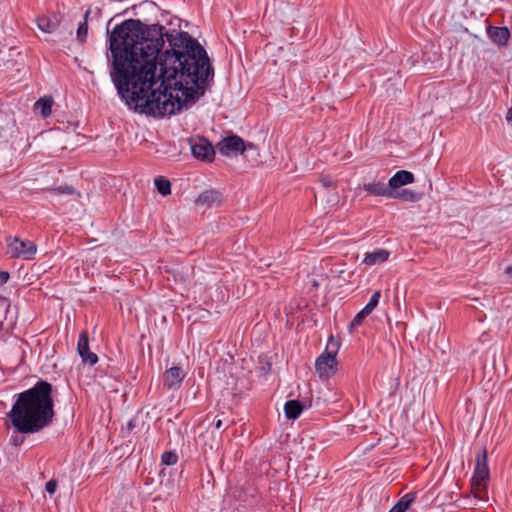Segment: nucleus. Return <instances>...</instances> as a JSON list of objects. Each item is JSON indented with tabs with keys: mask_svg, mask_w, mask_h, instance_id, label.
I'll return each instance as SVG.
<instances>
[{
	"mask_svg": "<svg viewBox=\"0 0 512 512\" xmlns=\"http://www.w3.org/2000/svg\"><path fill=\"white\" fill-rule=\"evenodd\" d=\"M107 22L106 59L121 100L147 116L175 114L204 96L214 69L204 47L188 32L126 19Z\"/></svg>",
	"mask_w": 512,
	"mask_h": 512,
	"instance_id": "obj_1",
	"label": "nucleus"
},
{
	"mask_svg": "<svg viewBox=\"0 0 512 512\" xmlns=\"http://www.w3.org/2000/svg\"><path fill=\"white\" fill-rule=\"evenodd\" d=\"M7 416L14 430L20 434H36L49 427L54 420L53 386L38 380L29 389L14 395Z\"/></svg>",
	"mask_w": 512,
	"mask_h": 512,
	"instance_id": "obj_2",
	"label": "nucleus"
},
{
	"mask_svg": "<svg viewBox=\"0 0 512 512\" xmlns=\"http://www.w3.org/2000/svg\"><path fill=\"white\" fill-rule=\"evenodd\" d=\"M339 344L330 337L325 351L316 359L315 368L321 379H329L337 368Z\"/></svg>",
	"mask_w": 512,
	"mask_h": 512,
	"instance_id": "obj_3",
	"label": "nucleus"
},
{
	"mask_svg": "<svg viewBox=\"0 0 512 512\" xmlns=\"http://www.w3.org/2000/svg\"><path fill=\"white\" fill-rule=\"evenodd\" d=\"M490 479V470L487 462V452L483 450L477 454L476 464L471 479V486L474 489L488 494V481Z\"/></svg>",
	"mask_w": 512,
	"mask_h": 512,
	"instance_id": "obj_4",
	"label": "nucleus"
},
{
	"mask_svg": "<svg viewBox=\"0 0 512 512\" xmlns=\"http://www.w3.org/2000/svg\"><path fill=\"white\" fill-rule=\"evenodd\" d=\"M252 147V143H245L244 140L238 135L225 137L217 144L219 153L226 157L242 154L247 148Z\"/></svg>",
	"mask_w": 512,
	"mask_h": 512,
	"instance_id": "obj_5",
	"label": "nucleus"
},
{
	"mask_svg": "<svg viewBox=\"0 0 512 512\" xmlns=\"http://www.w3.org/2000/svg\"><path fill=\"white\" fill-rule=\"evenodd\" d=\"M8 249L11 257L23 260H32L37 253V246L34 242L17 237L8 243Z\"/></svg>",
	"mask_w": 512,
	"mask_h": 512,
	"instance_id": "obj_6",
	"label": "nucleus"
},
{
	"mask_svg": "<svg viewBox=\"0 0 512 512\" xmlns=\"http://www.w3.org/2000/svg\"><path fill=\"white\" fill-rule=\"evenodd\" d=\"M191 153L196 159L206 162L213 161L215 155L212 144L205 138L191 142Z\"/></svg>",
	"mask_w": 512,
	"mask_h": 512,
	"instance_id": "obj_7",
	"label": "nucleus"
},
{
	"mask_svg": "<svg viewBox=\"0 0 512 512\" xmlns=\"http://www.w3.org/2000/svg\"><path fill=\"white\" fill-rule=\"evenodd\" d=\"M77 351L83 363L93 366L98 362V356L90 351L87 332H82L79 335Z\"/></svg>",
	"mask_w": 512,
	"mask_h": 512,
	"instance_id": "obj_8",
	"label": "nucleus"
},
{
	"mask_svg": "<svg viewBox=\"0 0 512 512\" xmlns=\"http://www.w3.org/2000/svg\"><path fill=\"white\" fill-rule=\"evenodd\" d=\"M186 377V373L182 370V368L178 366H173L165 371L163 376L164 386L168 389H179L181 384Z\"/></svg>",
	"mask_w": 512,
	"mask_h": 512,
	"instance_id": "obj_9",
	"label": "nucleus"
},
{
	"mask_svg": "<svg viewBox=\"0 0 512 512\" xmlns=\"http://www.w3.org/2000/svg\"><path fill=\"white\" fill-rule=\"evenodd\" d=\"M487 35L493 43L497 44L498 46H505L507 45L511 34L510 30L505 26H488Z\"/></svg>",
	"mask_w": 512,
	"mask_h": 512,
	"instance_id": "obj_10",
	"label": "nucleus"
},
{
	"mask_svg": "<svg viewBox=\"0 0 512 512\" xmlns=\"http://www.w3.org/2000/svg\"><path fill=\"white\" fill-rule=\"evenodd\" d=\"M488 494H484L483 491L472 488L471 494H466L458 499V506L461 508H470L475 506L478 501H487Z\"/></svg>",
	"mask_w": 512,
	"mask_h": 512,
	"instance_id": "obj_11",
	"label": "nucleus"
},
{
	"mask_svg": "<svg viewBox=\"0 0 512 512\" xmlns=\"http://www.w3.org/2000/svg\"><path fill=\"white\" fill-rule=\"evenodd\" d=\"M222 194L214 189L205 190L196 199V204L207 208L220 204Z\"/></svg>",
	"mask_w": 512,
	"mask_h": 512,
	"instance_id": "obj_12",
	"label": "nucleus"
},
{
	"mask_svg": "<svg viewBox=\"0 0 512 512\" xmlns=\"http://www.w3.org/2000/svg\"><path fill=\"white\" fill-rule=\"evenodd\" d=\"M390 252L387 249L379 248L371 252H367L362 260L363 264L368 266L379 265L388 260Z\"/></svg>",
	"mask_w": 512,
	"mask_h": 512,
	"instance_id": "obj_13",
	"label": "nucleus"
},
{
	"mask_svg": "<svg viewBox=\"0 0 512 512\" xmlns=\"http://www.w3.org/2000/svg\"><path fill=\"white\" fill-rule=\"evenodd\" d=\"M364 190L371 195L381 196L391 199L392 189L389 186V182L385 184L384 182L374 181L370 183L364 184Z\"/></svg>",
	"mask_w": 512,
	"mask_h": 512,
	"instance_id": "obj_14",
	"label": "nucleus"
},
{
	"mask_svg": "<svg viewBox=\"0 0 512 512\" xmlns=\"http://www.w3.org/2000/svg\"><path fill=\"white\" fill-rule=\"evenodd\" d=\"M414 181L415 177L412 172L407 170H399L389 179V186L391 189H398L402 186L411 184Z\"/></svg>",
	"mask_w": 512,
	"mask_h": 512,
	"instance_id": "obj_15",
	"label": "nucleus"
},
{
	"mask_svg": "<svg viewBox=\"0 0 512 512\" xmlns=\"http://www.w3.org/2000/svg\"><path fill=\"white\" fill-rule=\"evenodd\" d=\"M37 27L44 33L51 34L57 30L59 20L53 16H40L36 19Z\"/></svg>",
	"mask_w": 512,
	"mask_h": 512,
	"instance_id": "obj_16",
	"label": "nucleus"
},
{
	"mask_svg": "<svg viewBox=\"0 0 512 512\" xmlns=\"http://www.w3.org/2000/svg\"><path fill=\"white\" fill-rule=\"evenodd\" d=\"M304 410V404L299 400H288L284 404V414L286 418L296 420Z\"/></svg>",
	"mask_w": 512,
	"mask_h": 512,
	"instance_id": "obj_17",
	"label": "nucleus"
},
{
	"mask_svg": "<svg viewBox=\"0 0 512 512\" xmlns=\"http://www.w3.org/2000/svg\"><path fill=\"white\" fill-rule=\"evenodd\" d=\"M53 98L51 96H44L39 98L34 104V110L38 112L43 118H47L52 113Z\"/></svg>",
	"mask_w": 512,
	"mask_h": 512,
	"instance_id": "obj_18",
	"label": "nucleus"
},
{
	"mask_svg": "<svg viewBox=\"0 0 512 512\" xmlns=\"http://www.w3.org/2000/svg\"><path fill=\"white\" fill-rule=\"evenodd\" d=\"M416 492H408L403 495L388 512H406L416 500Z\"/></svg>",
	"mask_w": 512,
	"mask_h": 512,
	"instance_id": "obj_19",
	"label": "nucleus"
},
{
	"mask_svg": "<svg viewBox=\"0 0 512 512\" xmlns=\"http://www.w3.org/2000/svg\"><path fill=\"white\" fill-rule=\"evenodd\" d=\"M421 195L411 189H392L391 199H401L408 202H416L420 199Z\"/></svg>",
	"mask_w": 512,
	"mask_h": 512,
	"instance_id": "obj_20",
	"label": "nucleus"
},
{
	"mask_svg": "<svg viewBox=\"0 0 512 512\" xmlns=\"http://www.w3.org/2000/svg\"><path fill=\"white\" fill-rule=\"evenodd\" d=\"M154 184L162 196H167L171 193V183L167 178L158 176L154 179Z\"/></svg>",
	"mask_w": 512,
	"mask_h": 512,
	"instance_id": "obj_21",
	"label": "nucleus"
},
{
	"mask_svg": "<svg viewBox=\"0 0 512 512\" xmlns=\"http://www.w3.org/2000/svg\"><path fill=\"white\" fill-rule=\"evenodd\" d=\"M89 14H90V10H87L85 12L83 21L79 23L77 31H76V38L81 44L84 43L87 38V34H88L87 19H88Z\"/></svg>",
	"mask_w": 512,
	"mask_h": 512,
	"instance_id": "obj_22",
	"label": "nucleus"
},
{
	"mask_svg": "<svg viewBox=\"0 0 512 512\" xmlns=\"http://www.w3.org/2000/svg\"><path fill=\"white\" fill-rule=\"evenodd\" d=\"M370 314L371 313L369 311H367L365 308H362L350 322L348 326L349 332L352 333L355 329H357L363 323L364 319Z\"/></svg>",
	"mask_w": 512,
	"mask_h": 512,
	"instance_id": "obj_23",
	"label": "nucleus"
},
{
	"mask_svg": "<svg viewBox=\"0 0 512 512\" xmlns=\"http://www.w3.org/2000/svg\"><path fill=\"white\" fill-rule=\"evenodd\" d=\"M380 297H381L380 290L374 291L372 296H371V298H370V300L368 301V303L363 308H365L367 311L372 313V311L377 307V305L379 303V300H380Z\"/></svg>",
	"mask_w": 512,
	"mask_h": 512,
	"instance_id": "obj_24",
	"label": "nucleus"
},
{
	"mask_svg": "<svg viewBox=\"0 0 512 512\" xmlns=\"http://www.w3.org/2000/svg\"><path fill=\"white\" fill-rule=\"evenodd\" d=\"M161 461L163 464H165L167 466H172L177 463L178 456L175 452L166 451L162 454Z\"/></svg>",
	"mask_w": 512,
	"mask_h": 512,
	"instance_id": "obj_25",
	"label": "nucleus"
},
{
	"mask_svg": "<svg viewBox=\"0 0 512 512\" xmlns=\"http://www.w3.org/2000/svg\"><path fill=\"white\" fill-rule=\"evenodd\" d=\"M53 191L57 194L72 195L75 193V188L70 185H65V186H58V187L54 188Z\"/></svg>",
	"mask_w": 512,
	"mask_h": 512,
	"instance_id": "obj_26",
	"label": "nucleus"
},
{
	"mask_svg": "<svg viewBox=\"0 0 512 512\" xmlns=\"http://www.w3.org/2000/svg\"><path fill=\"white\" fill-rule=\"evenodd\" d=\"M57 489V481L54 479H51L46 482L45 484V490L50 494H54Z\"/></svg>",
	"mask_w": 512,
	"mask_h": 512,
	"instance_id": "obj_27",
	"label": "nucleus"
},
{
	"mask_svg": "<svg viewBox=\"0 0 512 512\" xmlns=\"http://www.w3.org/2000/svg\"><path fill=\"white\" fill-rule=\"evenodd\" d=\"M211 425L217 430H225L229 426L228 424L224 426V422L221 419H214Z\"/></svg>",
	"mask_w": 512,
	"mask_h": 512,
	"instance_id": "obj_28",
	"label": "nucleus"
},
{
	"mask_svg": "<svg viewBox=\"0 0 512 512\" xmlns=\"http://www.w3.org/2000/svg\"><path fill=\"white\" fill-rule=\"evenodd\" d=\"M10 274L7 271H0V286H3L8 282Z\"/></svg>",
	"mask_w": 512,
	"mask_h": 512,
	"instance_id": "obj_29",
	"label": "nucleus"
},
{
	"mask_svg": "<svg viewBox=\"0 0 512 512\" xmlns=\"http://www.w3.org/2000/svg\"><path fill=\"white\" fill-rule=\"evenodd\" d=\"M321 182H322L324 187H329L331 185V180L329 178H327V177L322 178Z\"/></svg>",
	"mask_w": 512,
	"mask_h": 512,
	"instance_id": "obj_30",
	"label": "nucleus"
},
{
	"mask_svg": "<svg viewBox=\"0 0 512 512\" xmlns=\"http://www.w3.org/2000/svg\"><path fill=\"white\" fill-rule=\"evenodd\" d=\"M506 119L508 122L512 121V107L508 109L507 114H506Z\"/></svg>",
	"mask_w": 512,
	"mask_h": 512,
	"instance_id": "obj_31",
	"label": "nucleus"
},
{
	"mask_svg": "<svg viewBox=\"0 0 512 512\" xmlns=\"http://www.w3.org/2000/svg\"><path fill=\"white\" fill-rule=\"evenodd\" d=\"M11 442H12V444H13V445H15V446H17V445H19V444H21V443H22V441H19V440H18V437H17V436L12 437V438H11Z\"/></svg>",
	"mask_w": 512,
	"mask_h": 512,
	"instance_id": "obj_32",
	"label": "nucleus"
},
{
	"mask_svg": "<svg viewBox=\"0 0 512 512\" xmlns=\"http://www.w3.org/2000/svg\"><path fill=\"white\" fill-rule=\"evenodd\" d=\"M505 273L509 276V277H512V265L506 267L505 269Z\"/></svg>",
	"mask_w": 512,
	"mask_h": 512,
	"instance_id": "obj_33",
	"label": "nucleus"
}]
</instances>
